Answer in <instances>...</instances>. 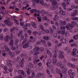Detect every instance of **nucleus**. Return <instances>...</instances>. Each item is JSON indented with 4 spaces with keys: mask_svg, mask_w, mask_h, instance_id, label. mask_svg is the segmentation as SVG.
Returning <instances> with one entry per match:
<instances>
[{
    "mask_svg": "<svg viewBox=\"0 0 78 78\" xmlns=\"http://www.w3.org/2000/svg\"><path fill=\"white\" fill-rule=\"evenodd\" d=\"M7 63L6 65L8 67H11L12 66L14 62L13 61H12L10 60H8L7 61Z\"/></svg>",
    "mask_w": 78,
    "mask_h": 78,
    "instance_id": "obj_1",
    "label": "nucleus"
},
{
    "mask_svg": "<svg viewBox=\"0 0 78 78\" xmlns=\"http://www.w3.org/2000/svg\"><path fill=\"white\" fill-rule=\"evenodd\" d=\"M30 13H33V12H37L39 13V14L41 13V11L40 10H37V9H36L30 10Z\"/></svg>",
    "mask_w": 78,
    "mask_h": 78,
    "instance_id": "obj_2",
    "label": "nucleus"
},
{
    "mask_svg": "<svg viewBox=\"0 0 78 78\" xmlns=\"http://www.w3.org/2000/svg\"><path fill=\"white\" fill-rule=\"evenodd\" d=\"M37 58H38V55H35L34 56V64H36V62H39V61H40V60H39V59H36V60H34V59H37Z\"/></svg>",
    "mask_w": 78,
    "mask_h": 78,
    "instance_id": "obj_3",
    "label": "nucleus"
},
{
    "mask_svg": "<svg viewBox=\"0 0 78 78\" xmlns=\"http://www.w3.org/2000/svg\"><path fill=\"white\" fill-rule=\"evenodd\" d=\"M73 12L71 13V16L72 17H75L77 14V13L78 12V11L77 10H74L73 11Z\"/></svg>",
    "mask_w": 78,
    "mask_h": 78,
    "instance_id": "obj_4",
    "label": "nucleus"
},
{
    "mask_svg": "<svg viewBox=\"0 0 78 78\" xmlns=\"http://www.w3.org/2000/svg\"><path fill=\"white\" fill-rule=\"evenodd\" d=\"M44 73H41L39 72L36 75V77L38 78H41V76H44Z\"/></svg>",
    "mask_w": 78,
    "mask_h": 78,
    "instance_id": "obj_5",
    "label": "nucleus"
},
{
    "mask_svg": "<svg viewBox=\"0 0 78 78\" xmlns=\"http://www.w3.org/2000/svg\"><path fill=\"white\" fill-rule=\"evenodd\" d=\"M50 2H51L52 5H53V6L57 5L58 4V2L56 0H50Z\"/></svg>",
    "mask_w": 78,
    "mask_h": 78,
    "instance_id": "obj_6",
    "label": "nucleus"
},
{
    "mask_svg": "<svg viewBox=\"0 0 78 78\" xmlns=\"http://www.w3.org/2000/svg\"><path fill=\"white\" fill-rule=\"evenodd\" d=\"M29 68H30L29 66L28 65H27L26 66V69L27 70V74L28 75V76H30V72Z\"/></svg>",
    "mask_w": 78,
    "mask_h": 78,
    "instance_id": "obj_7",
    "label": "nucleus"
},
{
    "mask_svg": "<svg viewBox=\"0 0 78 78\" xmlns=\"http://www.w3.org/2000/svg\"><path fill=\"white\" fill-rule=\"evenodd\" d=\"M67 65L70 68H73V69H75L76 67V66L74 65H73L70 63H68Z\"/></svg>",
    "mask_w": 78,
    "mask_h": 78,
    "instance_id": "obj_8",
    "label": "nucleus"
},
{
    "mask_svg": "<svg viewBox=\"0 0 78 78\" xmlns=\"http://www.w3.org/2000/svg\"><path fill=\"white\" fill-rule=\"evenodd\" d=\"M17 72L18 73L21 74L22 75H24V76H26V74L25 73V72L23 70H18Z\"/></svg>",
    "mask_w": 78,
    "mask_h": 78,
    "instance_id": "obj_9",
    "label": "nucleus"
},
{
    "mask_svg": "<svg viewBox=\"0 0 78 78\" xmlns=\"http://www.w3.org/2000/svg\"><path fill=\"white\" fill-rule=\"evenodd\" d=\"M9 36L8 35H6L4 38V40L5 42H8L9 41Z\"/></svg>",
    "mask_w": 78,
    "mask_h": 78,
    "instance_id": "obj_10",
    "label": "nucleus"
},
{
    "mask_svg": "<svg viewBox=\"0 0 78 78\" xmlns=\"http://www.w3.org/2000/svg\"><path fill=\"white\" fill-rule=\"evenodd\" d=\"M61 42L63 43V44H67L68 43V41L66 39H62L61 40Z\"/></svg>",
    "mask_w": 78,
    "mask_h": 78,
    "instance_id": "obj_11",
    "label": "nucleus"
},
{
    "mask_svg": "<svg viewBox=\"0 0 78 78\" xmlns=\"http://www.w3.org/2000/svg\"><path fill=\"white\" fill-rule=\"evenodd\" d=\"M30 44L28 42H27L23 46V48L24 49L27 48V47H29V45Z\"/></svg>",
    "mask_w": 78,
    "mask_h": 78,
    "instance_id": "obj_12",
    "label": "nucleus"
},
{
    "mask_svg": "<svg viewBox=\"0 0 78 78\" xmlns=\"http://www.w3.org/2000/svg\"><path fill=\"white\" fill-rule=\"evenodd\" d=\"M71 55L73 56L74 58H76V57H78V55H76V52L74 51H72L71 52Z\"/></svg>",
    "mask_w": 78,
    "mask_h": 78,
    "instance_id": "obj_13",
    "label": "nucleus"
},
{
    "mask_svg": "<svg viewBox=\"0 0 78 78\" xmlns=\"http://www.w3.org/2000/svg\"><path fill=\"white\" fill-rule=\"evenodd\" d=\"M59 14L62 16H65L66 15V12L63 11H59L58 12Z\"/></svg>",
    "mask_w": 78,
    "mask_h": 78,
    "instance_id": "obj_14",
    "label": "nucleus"
},
{
    "mask_svg": "<svg viewBox=\"0 0 78 78\" xmlns=\"http://www.w3.org/2000/svg\"><path fill=\"white\" fill-rule=\"evenodd\" d=\"M39 51V48L37 46L35 47L33 49V51L34 52L38 51Z\"/></svg>",
    "mask_w": 78,
    "mask_h": 78,
    "instance_id": "obj_15",
    "label": "nucleus"
},
{
    "mask_svg": "<svg viewBox=\"0 0 78 78\" xmlns=\"http://www.w3.org/2000/svg\"><path fill=\"white\" fill-rule=\"evenodd\" d=\"M14 45V41L12 39H11L9 43V46L10 47Z\"/></svg>",
    "mask_w": 78,
    "mask_h": 78,
    "instance_id": "obj_16",
    "label": "nucleus"
},
{
    "mask_svg": "<svg viewBox=\"0 0 78 78\" xmlns=\"http://www.w3.org/2000/svg\"><path fill=\"white\" fill-rule=\"evenodd\" d=\"M31 23V25L34 28H37V25H36V24L34 22H32Z\"/></svg>",
    "mask_w": 78,
    "mask_h": 78,
    "instance_id": "obj_17",
    "label": "nucleus"
},
{
    "mask_svg": "<svg viewBox=\"0 0 78 78\" xmlns=\"http://www.w3.org/2000/svg\"><path fill=\"white\" fill-rule=\"evenodd\" d=\"M47 54L48 55H49V56H50V57H52L53 56V55L52 54V53L51 52H50V51L48 50H47Z\"/></svg>",
    "mask_w": 78,
    "mask_h": 78,
    "instance_id": "obj_18",
    "label": "nucleus"
},
{
    "mask_svg": "<svg viewBox=\"0 0 78 78\" xmlns=\"http://www.w3.org/2000/svg\"><path fill=\"white\" fill-rule=\"evenodd\" d=\"M61 5L64 9L66 10L67 9L66 8V3L64 2L62 3Z\"/></svg>",
    "mask_w": 78,
    "mask_h": 78,
    "instance_id": "obj_19",
    "label": "nucleus"
},
{
    "mask_svg": "<svg viewBox=\"0 0 78 78\" xmlns=\"http://www.w3.org/2000/svg\"><path fill=\"white\" fill-rule=\"evenodd\" d=\"M40 3L43 6H45L46 5V4L44 3V1L43 0H40Z\"/></svg>",
    "mask_w": 78,
    "mask_h": 78,
    "instance_id": "obj_20",
    "label": "nucleus"
},
{
    "mask_svg": "<svg viewBox=\"0 0 78 78\" xmlns=\"http://www.w3.org/2000/svg\"><path fill=\"white\" fill-rule=\"evenodd\" d=\"M31 72L32 73L31 76L33 78H34V76H35V73H34V71L33 70H32Z\"/></svg>",
    "mask_w": 78,
    "mask_h": 78,
    "instance_id": "obj_21",
    "label": "nucleus"
},
{
    "mask_svg": "<svg viewBox=\"0 0 78 78\" xmlns=\"http://www.w3.org/2000/svg\"><path fill=\"white\" fill-rule=\"evenodd\" d=\"M41 12L43 14H48L49 13L48 12H46V11L44 10L43 9L41 10Z\"/></svg>",
    "mask_w": 78,
    "mask_h": 78,
    "instance_id": "obj_22",
    "label": "nucleus"
},
{
    "mask_svg": "<svg viewBox=\"0 0 78 78\" xmlns=\"http://www.w3.org/2000/svg\"><path fill=\"white\" fill-rule=\"evenodd\" d=\"M22 27L23 28H24L23 30L24 32H25L27 31V26H26V25H24Z\"/></svg>",
    "mask_w": 78,
    "mask_h": 78,
    "instance_id": "obj_23",
    "label": "nucleus"
},
{
    "mask_svg": "<svg viewBox=\"0 0 78 78\" xmlns=\"http://www.w3.org/2000/svg\"><path fill=\"white\" fill-rule=\"evenodd\" d=\"M43 39L46 41H48L49 39V37L48 36H43Z\"/></svg>",
    "mask_w": 78,
    "mask_h": 78,
    "instance_id": "obj_24",
    "label": "nucleus"
},
{
    "mask_svg": "<svg viewBox=\"0 0 78 78\" xmlns=\"http://www.w3.org/2000/svg\"><path fill=\"white\" fill-rule=\"evenodd\" d=\"M74 40H77L78 39V34L75 35L73 37Z\"/></svg>",
    "mask_w": 78,
    "mask_h": 78,
    "instance_id": "obj_25",
    "label": "nucleus"
},
{
    "mask_svg": "<svg viewBox=\"0 0 78 78\" xmlns=\"http://www.w3.org/2000/svg\"><path fill=\"white\" fill-rule=\"evenodd\" d=\"M44 48L43 47H40L39 48V51H41V52H43L44 51Z\"/></svg>",
    "mask_w": 78,
    "mask_h": 78,
    "instance_id": "obj_26",
    "label": "nucleus"
},
{
    "mask_svg": "<svg viewBox=\"0 0 78 78\" xmlns=\"http://www.w3.org/2000/svg\"><path fill=\"white\" fill-rule=\"evenodd\" d=\"M13 24V22L9 21L7 25V26H9V27H11L12 25Z\"/></svg>",
    "mask_w": 78,
    "mask_h": 78,
    "instance_id": "obj_27",
    "label": "nucleus"
},
{
    "mask_svg": "<svg viewBox=\"0 0 78 78\" xmlns=\"http://www.w3.org/2000/svg\"><path fill=\"white\" fill-rule=\"evenodd\" d=\"M56 65L58 67H60V66H61L62 65V63L61 62H59L57 63L56 64Z\"/></svg>",
    "mask_w": 78,
    "mask_h": 78,
    "instance_id": "obj_28",
    "label": "nucleus"
},
{
    "mask_svg": "<svg viewBox=\"0 0 78 78\" xmlns=\"http://www.w3.org/2000/svg\"><path fill=\"white\" fill-rule=\"evenodd\" d=\"M23 33V31L22 30H20L18 34V36L19 37H20L21 35Z\"/></svg>",
    "mask_w": 78,
    "mask_h": 78,
    "instance_id": "obj_29",
    "label": "nucleus"
},
{
    "mask_svg": "<svg viewBox=\"0 0 78 78\" xmlns=\"http://www.w3.org/2000/svg\"><path fill=\"white\" fill-rule=\"evenodd\" d=\"M57 59L56 58L53 59L52 60L53 64L55 65L57 62Z\"/></svg>",
    "mask_w": 78,
    "mask_h": 78,
    "instance_id": "obj_30",
    "label": "nucleus"
},
{
    "mask_svg": "<svg viewBox=\"0 0 78 78\" xmlns=\"http://www.w3.org/2000/svg\"><path fill=\"white\" fill-rule=\"evenodd\" d=\"M49 30L51 34H52L54 33V30H53V28H51V27H50Z\"/></svg>",
    "mask_w": 78,
    "mask_h": 78,
    "instance_id": "obj_31",
    "label": "nucleus"
},
{
    "mask_svg": "<svg viewBox=\"0 0 78 78\" xmlns=\"http://www.w3.org/2000/svg\"><path fill=\"white\" fill-rule=\"evenodd\" d=\"M19 39H16L15 41V44L16 45H17L19 44Z\"/></svg>",
    "mask_w": 78,
    "mask_h": 78,
    "instance_id": "obj_32",
    "label": "nucleus"
},
{
    "mask_svg": "<svg viewBox=\"0 0 78 78\" xmlns=\"http://www.w3.org/2000/svg\"><path fill=\"white\" fill-rule=\"evenodd\" d=\"M71 19L72 20H76V21H78V18L76 17H73L71 18Z\"/></svg>",
    "mask_w": 78,
    "mask_h": 78,
    "instance_id": "obj_33",
    "label": "nucleus"
},
{
    "mask_svg": "<svg viewBox=\"0 0 78 78\" xmlns=\"http://www.w3.org/2000/svg\"><path fill=\"white\" fill-rule=\"evenodd\" d=\"M27 38H24L23 40V41L22 42V45H24V44H25L26 42H27Z\"/></svg>",
    "mask_w": 78,
    "mask_h": 78,
    "instance_id": "obj_34",
    "label": "nucleus"
},
{
    "mask_svg": "<svg viewBox=\"0 0 78 78\" xmlns=\"http://www.w3.org/2000/svg\"><path fill=\"white\" fill-rule=\"evenodd\" d=\"M55 71L56 73H60L61 72V70H59V69L58 68L56 69Z\"/></svg>",
    "mask_w": 78,
    "mask_h": 78,
    "instance_id": "obj_35",
    "label": "nucleus"
},
{
    "mask_svg": "<svg viewBox=\"0 0 78 78\" xmlns=\"http://www.w3.org/2000/svg\"><path fill=\"white\" fill-rule=\"evenodd\" d=\"M20 60H21V58L20 56H18L16 58V61L18 62H19L20 61Z\"/></svg>",
    "mask_w": 78,
    "mask_h": 78,
    "instance_id": "obj_36",
    "label": "nucleus"
},
{
    "mask_svg": "<svg viewBox=\"0 0 78 78\" xmlns=\"http://www.w3.org/2000/svg\"><path fill=\"white\" fill-rule=\"evenodd\" d=\"M58 58L59 59H64V56L62 55H60L58 56Z\"/></svg>",
    "mask_w": 78,
    "mask_h": 78,
    "instance_id": "obj_37",
    "label": "nucleus"
},
{
    "mask_svg": "<svg viewBox=\"0 0 78 78\" xmlns=\"http://www.w3.org/2000/svg\"><path fill=\"white\" fill-rule=\"evenodd\" d=\"M7 51H8V54L10 55V56H11L12 55V52L10 51V49H8Z\"/></svg>",
    "mask_w": 78,
    "mask_h": 78,
    "instance_id": "obj_38",
    "label": "nucleus"
},
{
    "mask_svg": "<svg viewBox=\"0 0 78 78\" xmlns=\"http://www.w3.org/2000/svg\"><path fill=\"white\" fill-rule=\"evenodd\" d=\"M69 32L68 31H66L65 34V36L66 37H68L69 36Z\"/></svg>",
    "mask_w": 78,
    "mask_h": 78,
    "instance_id": "obj_39",
    "label": "nucleus"
},
{
    "mask_svg": "<svg viewBox=\"0 0 78 78\" xmlns=\"http://www.w3.org/2000/svg\"><path fill=\"white\" fill-rule=\"evenodd\" d=\"M71 23L72 24H73V25H76L77 24L76 22V21H71Z\"/></svg>",
    "mask_w": 78,
    "mask_h": 78,
    "instance_id": "obj_40",
    "label": "nucleus"
},
{
    "mask_svg": "<svg viewBox=\"0 0 78 78\" xmlns=\"http://www.w3.org/2000/svg\"><path fill=\"white\" fill-rule=\"evenodd\" d=\"M9 37L11 39H12L14 37V34H13L11 33Z\"/></svg>",
    "mask_w": 78,
    "mask_h": 78,
    "instance_id": "obj_41",
    "label": "nucleus"
},
{
    "mask_svg": "<svg viewBox=\"0 0 78 78\" xmlns=\"http://www.w3.org/2000/svg\"><path fill=\"white\" fill-rule=\"evenodd\" d=\"M59 25H60V26H63V25H64L63 21L60 20V21Z\"/></svg>",
    "mask_w": 78,
    "mask_h": 78,
    "instance_id": "obj_42",
    "label": "nucleus"
},
{
    "mask_svg": "<svg viewBox=\"0 0 78 78\" xmlns=\"http://www.w3.org/2000/svg\"><path fill=\"white\" fill-rule=\"evenodd\" d=\"M28 66H29V67H31L32 68H34V65L31 63H29Z\"/></svg>",
    "mask_w": 78,
    "mask_h": 78,
    "instance_id": "obj_43",
    "label": "nucleus"
},
{
    "mask_svg": "<svg viewBox=\"0 0 78 78\" xmlns=\"http://www.w3.org/2000/svg\"><path fill=\"white\" fill-rule=\"evenodd\" d=\"M3 14H5V12L2 11L0 12V17H3Z\"/></svg>",
    "mask_w": 78,
    "mask_h": 78,
    "instance_id": "obj_44",
    "label": "nucleus"
},
{
    "mask_svg": "<svg viewBox=\"0 0 78 78\" xmlns=\"http://www.w3.org/2000/svg\"><path fill=\"white\" fill-rule=\"evenodd\" d=\"M78 46V45L76 44V43H73L71 45V47H76Z\"/></svg>",
    "mask_w": 78,
    "mask_h": 78,
    "instance_id": "obj_45",
    "label": "nucleus"
},
{
    "mask_svg": "<svg viewBox=\"0 0 78 78\" xmlns=\"http://www.w3.org/2000/svg\"><path fill=\"white\" fill-rule=\"evenodd\" d=\"M4 48H5V49H7V51H8V49H9V48H8V46L5 45L4 46Z\"/></svg>",
    "mask_w": 78,
    "mask_h": 78,
    "instance_id": "obj_46",
    "label": "nucleus"
},
{
    "mask_svg": "<svg viewBox=\"0 0 78 78\" xmlns=\"http://www.w3.org/2000/svg\"><path fill=\"white\" fill-rule=\"evenodd\" d=\"M32 2L33 3H34V2H36L37 3H39V0H32Z\"/></svg>",
    "mask_w": 78,
    "mask_h": 78,
    "instance_id": "obj_47",
    "label": "nucleus"
},
{
    "mask_svg": "<svg viewBox=\"0 0 78 78\" xmlns=\"http://www.w3.org/2000/svg\"><path fill=\"white\" fill-rule=\"evenodd\" d=\"M4 23H5V24H6V25H8V22H9V20H6L4 21Z\"/></svg>",
    "mask_w": 78,
    "mask_h": 78,
    "instance_id": "obj_48",
    "label": "nucleus"
},
{
    "mask_svg": "<svg viewBox=\"0 0 78 78\" xmlns=\"http://www.w3.org/2000/svg\"><path fill=\"white\" fill-rule=\"evenodd\" d=\"M71 60L72 61H78V58H72L71 59Z\"/></svg>",
    "mask_w": 78,
    "mask_h": 78,
    "instance_id": "obj_49",
    "label": "nucleus"
},
{
    "mask_svg": "<svg viewBox=\"0 0 78 78\" xmlns=\"http://www.w3.org/2000/svg\"><path fill=\"white\" fill-rule=\"evenodd\" d=\"M65 33H66V31L65 30H63L62 31L61 34L62 35H64V34H65Z\"/></svg>",
    "mask_w": 78,
    "mask_h": 78,
    "instance_id": "obj_50",
    "label": "nucleus"
},
{
    "mask_svg": "<svg viewBox=\"0 0 78 78\" xmlns=\"http://www.w3.org/2000/svg\"><path fill=\"white\" fill-rule=\"evenodd\" d=\"M40 28L42 30H44V26L42 25H40Z\"/></svg>",
    "mask_w": 78,
    "mask_h": 78,
    "instance_id": "obj_51",
    "label": "nucleus"
},
{
    "mask_svg": "<svg viewBox=\"0 0 78 78\" xmlns=\"http://www.w3.org/2000/svg\"><path fill=\"white\" fill-rule=\"evenodd\" d=\"M53 37L54 38H56L57 37V34L54 33L53 35Z\"/></svg>",
    "mask_w": 78,
    "mask_h": 78,
    "instance_id": "obj_52",
    "label": "nucleus"
},
{
    "mask_svg": "<svg viewBox=\"0 0 78 78\" xmlns=\"http://www.w3.org/2000/svg\"><path fill=\"white\" fill-rule=\"evenodd\" d=\"M65 51H67V52H68V53H70V50L67 48H65Z\"/></svg>",
    "mask_w": 78,
    "mask_h": 78,
    "instance_id": "obj_53",
    "label": "nucleus"
},
{
    "mask_svg": "<svg viewBox=\"0 0 78 78\" xmlns=\"http://www.w3.org/2000/svg\"><path fill=\"white\" fill-rule=\"evenodd\" d=\"M48 46H49V47H51V42L49 41H48Z\"/></svg>",
    "mask_w": 78,
    "mask_h": 78,
    "instance_id": "obj_54",
    "label": "nucleus"
},
{
    "mask_svg": "<svg viewBox=\"0 0 78 78\" xmlns=\"http://www.w3.org/2000/svg\"><path fill=\"white\" fill-rule=\"evenodd\" d=\"M27 33L29 35H31V31L30 30H28L27 31Z\"/></svg>",
    "mask_w": 78,
    "mask_h": 78,
    "instance_id": "obj_55",
    "label": "nucleus"
},
{
    "mask_svg": "<svg viewBox=\"0 0 78 78\" xmlns=\"http://www.w3.org/2000/svg\"><path fill=\"white\" fill-rule=\"evenodd\" d=\"M68 25L69 27H71V28H73V27H75V26L70 23H69L68 24Z\"/></svg>",
    "mask_w": 78,
    "mask_h": 78,
    "instance_id": "obj_56",
    "label": "nucleus"
},
{
    "mask_svg": "<svg viewBox=\"0 0 78 78\" xmlns=\"http://www.w3.org/2000/svg\"><path fill=\"white\" fill-rule=\"evenodd\" d=\"M60 29L61 30H65L66 29V27L63 26H61L60 27Z\"/></svg>",
    "mask_w": 78,
    "mask_h": 78,
    "instance_id": "obj_57",
    "label": "nucleus"
},
{
    "mask_svg": "<svg viewBox=\"0 0 78 78\" xmlns=\"http://www.w3.org/2000/svg\"><path fill=\"white\" fill-rule=\"evenodd\" d=\"M20 67H23V63L22 62H20Z\"/></svg>",
    "mask_w": 78,
    "mask_h": 78,
    "instance_id": "obj_58",
    "label": "nucleus"
},
{
    "mask_svg": "<svg viewBox=\"0 0 78 78\" xmlns=\"http://www.w3.org/2000/svg\"><path fill=\"white\" fill-rule=\"evenodd\" d=\"M24 58H25V59H28V55H27V54L25 53L24 54Z\"/></svg>",
    "mask_w": 78,
    "mask_h": 78,
    "instance_id": "obj_59",
    "label": "nucleus"
},
{
    "mask_svg": "<svg viewBox=\"0 0 78 78\" xmlns=\"http://www.w3.org/2000/svg\"><path fill=\"white\" fill-rule=\"evenodd\" d=\"M39 52L37 51L34 53V55H39Z\"/></svg>",
    "mask_w": 78,
    "mask_h": 78,
    "instance_id": "obj_60",
    "label": "nucleus"
},
{
    "mask_svg": "<svg viewBox=\"0 0 78 78\" xmlns=\"http://www.w3.org/2000/svg\"><path fill=\"white\" fill-rule=\"evenodd\" d=\"M3 34H1L0 35V39H3Z\"/></svg>",
    "mask_w": 78,
    "mask_h": 78,
    "instance_id": "obj_61",
    "label": "nucleus"
},
{
    "mask_svg": "<svg viewBox=\"0 0 78 78\" xmlns=\"http://www.w3.org/2000/svg\"><path fill=\"white\" fill-rule=\"evenodd\" d=\"M57 57V53H55L53 56V58H56Z\"/></svg>",
    "mask_w": 78,
    "mask_h": 78,
    "instance_id": "obj_62",
    "label": "nucleus"
},
{
    "mask_svg": "<svg viewBox=\"0 0 78 78\" xmlns=\"http://www.w3.org/2000/svg\"><path fill=\"white\" fill-rule=\"evenodd\" d=\"M54 53H58V49L55 48L54 51Z\"/></svg>",
    "mask_w": 78,
    "mask_h": 78,
    "instance_id": "obj_63",
    "label": "nucleus"
},
{
    "mask_svg": "<svg viewBox=\"0 0 78 78\" xmlns=\"http://www.w3.org/2000/svg\"><path fill=\"white\" fill-rule=\"evenodd\" d=\"M38 22H41V18L40 16H39L37 18Z\"/></svg>",
    "mask_w": 78,
    "mask_h": 78,
    "instance_id": "obj_64",
    "label": "nucleus"
}]
</instances>
